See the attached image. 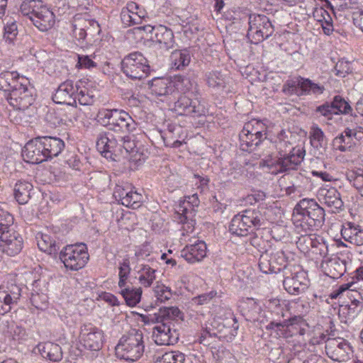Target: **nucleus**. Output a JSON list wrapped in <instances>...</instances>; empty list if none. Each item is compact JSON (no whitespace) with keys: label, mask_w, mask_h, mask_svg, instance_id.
<instances>
[{"label":"nucleus","mask_w":363,"mask_h":363,"mask_svg":"<svg viewBox=\"0 0 363 363\" xmlns=\"http://www.w3.org/2000/svg\"><path fill=\"white\" fill-rule=\"evenodd\" d=\"M97 120L111 132L99 134L96 140L98 150L104 156L127 157L140 161L143 154L139 151L134 139L130 135L137 128L136 122L125 111L118 109H104L99 112Z\"/></svg>","instance_id":"f257e3e1"},{"label":"nucleus","mask_w":363,"mask_h":363,"mask_svg":"<svg viewBox=\"0 0 363 363\" xmlns=\"http://www.w3.org/2000/svg\"><path fill=\"white\" fill-rule=\"evenodd\" d=\"M174 93L182 94L174 102V111L181 116L198 117L204 115L205 108L200 102L196 84L189 77L177 75L173 79Z\"/></svg>","instance_id":"f03ea898"},{"label":"nucleus","mask_w":363,"mask_h":363,"mask_svg":"<svg viewBox=\"0 0 363 363\" xmlns=\"http://www.w3.org/2000/svg\"><path fill=\"white\" fill-rule=\"evenodd\" d=\"M325 210L314 200L303 199L296 205L292 220L297 233L318 230L325 222Z\"/></svg>","instance_id":"7ed1b4c3"},{"label":"nucleus","mask_w":363,"mask_h":363,"mask_svg":"<svg viewBox=\"0 0 363 363\" xmlns=\"http://www.w3.org/2000/svg\"><path fill=\"white\" fill-rule=\"evenodd\" d=\"M20 11L40 31H47L55 25V14L42 0H25L21 5Z\"/></svg>","instance_id":"20e7f679"},{"label":"nucleus","mask_w":363,"mask_h":363,"mask_svg":"<svg viewBox=\"0 0 363 363\" xmlns=\"http://www.w3.org/2000/svg\"><path fill=\"white\" fill-rule=\"evenodd\" d=\"M262 223L263 217L259 211L247 209L233 218L229 230L238 236H245L250 231L259 228Z\"/></svg>","instance_id":"39448f33"},{"label":"nucleus","mask_w":363,"mask_h":363,"mask_svg":"<svg viewBox=\"0 0 363 363\" xmlns=\"http://www.w3.org/2000/svg\"><path fill=\"white\" fill-rule=\"evenodd\" d=\"M121 69L128 77L132 79H142L148 75L150 65L141 52H133L123 59Z\"/></svg>","instance_id":"423d86ee"},{"label":"nucleus","mask_w":363,"mask_h":363,"mask_svg":"<svg viewBox=\"0 0 363 363\" xmlns=\"http://www.w3.org/2000/svg\"><path fill=\"white\" fill-rule=\"evenodd\" d=\"M60 259L66 268L79 270L85 266L89 259L86 245L84 243L67 245L60 250Z\"/></svg>","instance_id":"0eeeda50"},{"label":"nucleus","mask_w":363,"mask_h":363,"mask_svg":"<svg viewBox=\"0 0 363 363\" xmlns=\"http://www.w3.org/2000/svg\"><path fill=\"white\" fill-rule=\"evenodd\" d=\"M304 324V320L301 315H295L288 320L281 321H272L266 328L270 331V336L273 338H288L299 333L303 335L305 330L301 328Z\"/></svg>","instance_id":"6e6552de"},{"label":"nucleus","mask_w":363,"mask_h":363,"mask_svg":"<svg viewBox=\"0 0 363 363\" xmlns=\"http://www.w3.org/2000/svg\"><path fill=\"white\" fill-rule=\"evenodd\" d=\"M274 26L265 15L252 14L249 17L247 36L252 43L258 44L272 35Z\"/></svg>","instance_id":"1a4fd4ad"},{"label":"nucleus","mask_w":363,"mask_h":363,"mask_svg":"<svg viewBox=\"0 0 363 363\" xmlns=\"http://www.w3.org/2000/svg\"><path fill=\"white\" fill-rule=\"evenodd\" d=\"M283 285L291 294H298L303 292L308 286L306 272L299 267H293L291 269L284 271Z\"/></svg>","instance_id":"9d476101"},{"label":"nucleus","mask_w":363,"mask_h":363,"mask_svg":"<svg viewBox=\"0 0 363 363\" xmlns=\"http://www.w3.org/2000/svg\"><path fill=\"white\" fill-rule=\"evenodd\" d=\"M27 82V79L21 77V84L9 91L7 100L14 109H26L34 101L31 92L26 86Z\"/></svg>","instance_id":"9b49d317"},{"label":"nucleus","mask_w":363,"mask_h":363,"mask_svg":"<svg viewBox=\"0 0 363 363\" xmlns=\"http://www.w3.org/2000/svg\"><path fill=\"white\" fill-rule=\"evenodd\" d=\"M305 156V150L302 147H294L289 154L281 155L276 160V167L279 172H286L295 170L301 164Z\"/></svg>","instance_id":"f8f14e48"},{"label":"nucleus","mask_w":363,"mask_h":363,"mask_svg":"<svg viewBox=\"0 0 363 363\" xmlns=\"http://www.w3.org/2000/svg\"><path fill=\"white\" fill-rule=\"evenodd\" d=\"M144 351L143 342H119L115 347L116 355L118 358L131 362L139 359Z\"/></svg>","instance_id":"ddd939ff"},{"label":"nucleus","mask_w":363,"mask_h":363,"mask_svg":"<svg viewBox=\"0 0 363 363\" xmlns=\"http://www.w3.org/2000/svg\"><path fill=\"white\" fill-rule=\"evenodd\" d=\"M78 89L79 86L74 85L72 81L67 80L60 84L52 96V100L56 104L75 106Z\"/></svg>","instance_id":"4468645a"},{"label":"nucleus","mask_w":363,"mask_h":363,"mask_svg":"<svg viewBox=\"0 0 363 363\" xmlns=\"http://www.w3.org/2000/svg\"><path fill=\"white\" fill-rule=\"evenodd\" d=\"M1 242H3L5 254L14 256L18 254L23 248V238L15 230H8L0 234Z\"/></svg>","instance_id":"2eb2a0df"},{"label":"nucleus","mask_w":363,"mask_h":363,"mask_svg":"<svg viewBox=\"0 0 363 363\" xmlns=\"http://www.w3.org/2000/svg\"><path fill=\"white\" fill-rule=\"evenodd\" d=\"M22 156L24 161L32 164H39L47 160L38 138L26 144Z\"/></svg>","instance_id":"dca6fc26"},{"label":"nucleus","mask_w":363,"mask_h":363,"mask_svg":"<svg viewBox=\"0 0 363 363\" xmlns=\"http://www.w3.org/2000/svg\"><path fill=\"white\" fill-rule=\"evenodd\" d=\"M327 355L334 361H345L349 354L352 352L347 342H328L325 345Z\"/></svg>","instance_id":"f3484780"},{"label":"nucleus","mask_w":363,"mask_h":363,"mask_svg":"<svg viewBox=\"0 0 363 363\" xmlns=\"http://www.w3.org/2000/svg\"><path fill=\"white\" fill-rule=\"evenodd\" d=\"M206 245L203 241L186 245L181 252V256L188 262L194 263L202 260L206 255Z\"/></svg>","instance_id":"a211bd4d"},{"label":"nucleus","mask_w":363,"mask_h":363,"mask_svg":"<svg viewBox=\"0 0 363 363\" xmlns=\"http://www.w3.org/2000/svg\"><path fill=\"white\" fill-rule=\"evenodd\" d=\"M362 139L357 138L355 134H352L350 130H344L333 140L332 146L335 150L345 152L350 151L356 145L357 143Z\"/></svg>","instance_id":"6ab92c4d"},{"label":"nucleus","mask_w":363,"mask_h":363,"mask_svg":"<svg viewBox=\"0 0 363 363\" xmlns=\"http://www.w3.org/2000/svg\"><path fill=\"white\" fill-rule=\"evenodd\" d=\"M150 38L164 50L172 48L175 43L172 30L162 25L156 26L155 35H151Z\"/></svg>","instance_id":"aec40b11"},{"label":"nucleus","mask_w":363,"mask_h":363,"mask_svg":"<svg viewBox=\"0 0 363 363\" xmlns=\"http://www.w3.org/2000/svg\"><path fill=\"white\" fill-rule=\"evenodd\" d=\"M38 138L47 160L57 157L65 147L63 140L59 138L45 136L38 137Z\"/></svg>","instance_id":"412c9836"},{"label":"nucleus","mask_w":363,"mask_h":363,"mask_svg":"<svg viewBox=\"0 0 363 363\" xmlns=\"http://www.w3.org/2000/svg\"><path fill=\"white\" fill-rule=\"evenodd\" d=\"M37 347L45 359L52 362H59L62 359V348L55 342H39Z\"/></svg>","instance_id":"4be33fe9"},{"label":"nucleus","mask_w":363,"mask_h":363,"mask_svg":"<svg viewBox=\"0 0 363 363\" xmlns=\"http://www.w3.org/2000/svg\"><path fill=\"white\" fill-rule=\"evenodd\" d=\"M183 320V313L176 306L162 307L157 313L154 314V317L152 318V321L162 323L164 326L166 324L165 321Z\"/></svg>","instance_id":"5701e85b"},{"label":"nucleus","mask_w":363,"mask_h":363,"mask_svg":"<svg viewBox=\"0 0 363 363\" xmlns=\"http://www.w3.org/2000/svg\"><path fill=\"white\" fill-rule=\"evenodd\" d=\"M20 291V289L16 286L9 292L0 291V314L9 313L17 304L21 296Z\"/></svg>","instance_id":"b1692460"},{"label":"nucleus","mask_w":363,"mask_h":363,"mask_svg":"<svg viewBox=\"0 0 363 363\" xmlns=\"http://www.w3.org/2000/svg\"><path fill=\"white\" fill-rule=\"evenodd\" d=\"M341 235L345 240L355 245H363V230L359 225L346 223L341 230Z\"/></svg>","instance_id":"393cba45"},{"label":"nucleus","mask_w":363,"mask_h":363,"mask_svg":"<svg viewBox=\"0 0 363 363\" xmlns=\"http://www.w3.org/2000/svg\"><path fill=\"white\" fill-rule=\"evenodd\" d=\"M320 196H323V202L331 209L333 213L339 211L343 206L340 194L335 188L323 189Z\"/></svg>","instance_id":"a878e982"},{"label":"nucleus","mask_w":363,"mask_h":363,"mask_svg":"<svg viewBox=\"0 0 363 363\" xmlns=\"http://www.w3.org/2000/svg\"><path fill=\"white\" fill-rule=\"evenodd\" d=\"M139 9V6L135 2H129L123 7L121 12V22L125 27L132 26L140 23V16L135 11Z\"/></svg>","instance_id":"bb28decb"},{"label":"nucleus","mask_w":363,"mask_h":363,"mask_svg":"<svg viewBox=\"0 0 363 363\" xmlns=\"http://www.w3.org/2000/svg\"><path fill=\"white\" fill-rule=\"evenodd\" d=\"M153 94L159 96H167L175 94L173 79L157 78L152 80L150 86Z\"/></svg>","instance_id":"cd10ccee"},{"label":"nucleus","mask_w":363,"mask_h":363,"mask_svg":"<svg viewBox=\"0 0 363 363\" xmlns=\"http://www.w3.org/2000/svg\"><path fill=\"white\" fill-rule=\"evenodd\" d=\"M325 269L328 276L333 279L341 277L346 272L345 261L338 257L331 258L325 262Z\"/></svg>","instance_id":"c85d7f7f"},{"label":"nucleus","mask_w":363,"mask_h":363,"mask_svg":"<svg viewBox=\"0 0 363 363\" xmlns=\"http://www.w3.org/2000/svg\"><path fill=\"white\" fill-rule=\"evenodd\" d=\"M21 84L19 74L16 72H4L0 74V89L11 91Z\"/></svg>","instance_id":"c756f323"},{"label":"nucleus","mask_w":363,"mask_h":363,"mask_svg":"<svg viewBox=\"0 0 363 363\" xmlns=\"http://www.w3.org/2000/svg\"><path fill=\"white\" fill-rule=\"evenodd\" d=\"M346 127L344 130L350 131L352 134L357 135L359 138H363V118L362 116H349L345 120Z\"/></svg>","instance_id":"7c9ffc66"},{"label":"nucleus","mask_w":363,"mask_h":363,"mask_svg":"<svg viewBox=\"0 0 363 363\" xmlns=\"http://www.w3.org/2000/svg\"><path fill=\"white\" fill-rule=\"evenodd\" d=\"M120 294L123 297L126 304L128 306H135L140 301L142 296V289L140 287L135 288L129 286L121 289Z\"/></svg>","instance_id":"2f4dec72"},{"label":"nucleus","mask_w":363,"mask_h":363,"mask_svg":"<svg viewBox=\"0 0 363 363\" xmlns=\"http://www.w3.org/2000/svg\"><path fill=\"white\" fill-rule=\"evenodd\" d=\"M240 147L243 151L254 150L265 139L253 135L252 134L243 133L242 130L239 134Z\"/></svg>","instance_id":"473e14b6"},{"label":"nucleus","mask_w":363,"mask_h":363,"mask_svg":"<svg viewBox=\"0 0 363 363\" xmlns=\"http://www.w3.org/2000/svg\"><path fill=\"white\" fill-rule=\"evenodd\" d=\"M33 188L30 183L25 181H19L14 187V196L20 204L26 203L30 199V192Z\"/></svg>","instance_id":"72a5a7b5"},{"label":"nucleus","mask_w":363,"mask_h":363,"mask_svg":"<svg viewBox=\"0 0 363 363\" xmlns=\"http://www.w3.org/2000/svg\"><path fill=\"white\" fill-rule=\"evenodd\" d=\"M172 68L180 69L187 66L191 60L190 55L186 50H174L170 56Z\"/></svg>","instance_id":"f704fd0d"},{"label":"nucleus","mask_w":363,"mask_h":363,"mask_svg":"<svg viewBox=\"0 0 363 363\" xmlns=\"http://www.w3.org/2000/svg\"><path fill=\"white\" fill-rule=\"evenodd\" d=\"M243 133H250L259 138L266 139V128L264 124L257 120L253 119L245 124Z\"/></svg>","instance_id":"c9c22d12"},{"label":"nucleus","mask_w":363,"mask_h":363,"mask_svg":"<svg viewBox=\"0 0 363 363\" xmlns=\"http://www.w3.org/2000/svg\"><path fill=\"white\" fill-rule=\"evenodd\" d=\"M1 326L7 328L6 330L2 329V332L7 334V337H11L13 340H21L23 338L26 334L25 330L14 323L9 325V322L7 320H0V328H1Z\"/></svg>","instance_id":"e433bc0d"},{"label":"nucleus","mask_w":363,"mask_h":363,"mask_svg":"<svg viewBox=\"0 0 363 363\" xmlns=\"http://www.w3.org/2000/svg\"><path fill=\"white\" fill-rule=\"evenodd\" d=\"M138 273L139 283L145 287L150 286L155 279V270L148 265L142 264Z\"/></svg>","instance_id":"4c0bfd02"},{"label":"nucleus","mask_w":363,"mask_h":363,"mask_svg":"<svg viewBox=\"0 0 363 363\" xmlns=\"http://www.w3.org/2000/svg\"><path fill=\"white\" fill-rule=\"evenodd\" d=\"M225 76L218 71H212L206 74V83L208 86L216 89H223L227 84Z\"/></svg>","instance_id":"58836bf2"},{"label":"nucleus","mask_w":363,"mask_h":363,"mask_svg":"<svg viewBox=\"0 0 363 363\" xmlns=\"http://www.w3.org/2000/svg\"><path fill=\"white\" fill-rule=\"evenodd\" d=\"M302 77H297L287 80L282 87V91L286 95H303Z\"/></svg>","instance_id":"ea45409f"},{"label":"nucleus","mask_w":363,"mask_h":363,"mask_svg":"<svg viewBox=\"0 0 363 363\" xmlns=\"http://www.w3.org/2000/svg\"><path fill=\"white\" fill-rule=\"evenodd\" d=\"M296 245L301 250H308L311 247H317L319 242L317 240L315 234H311L310 232L299 233Z\"/></svg>","instance_id":"a19ab883"},{"label":"nucleus","mask_w":363,"mask_h":363,"mask_svg":"<svg viewBox=\"0 0 363 363\" xmlns=\"http://www.w3.org/2000/svg\"><path fill=\"white\" fill-rule=\"evenodd\" d=\"M38 245L40 250L50 255H55L60 250V247L48 235L42 234L40 239L38 240Z\"/></svg>","instance_id":"79ce46f5"},{"label":"nucleus","mask_w":363,"mask_h":363,"mask_svg":"<svg viewBox=\"0 0 363 363\" xmlns=\"http://www.w3.org/2000/svg\"><path fill=\"white\" fill-rule=\"evenodd\" d=\"M273 254L268 251L260 255L259 259V267L261 272L264 274L277 273V268L272 265Z\"/></svg>","instance_id":"37998d69"},{"label":"nucleus","mask_w":363,"mask_h":363,"mask_svg":"<svg viewBox=\"0 0 363 363\" xmlns=\"http://www.w3.org/2000/svg\"><path fill=\"white\" fill-rule=\"evenodd\" d=\"M185 360L183 353L179 351H171L158 356L154 363H184Z\"/></svg>","instance_id":"c03bdc74"},{"label":"nucleus","mask_w":363,"mask_h":363,"mask_svg":"<svg viewBox=\"0 0 363 363\" xmlns=\"http://www.w3.org/2000/svg\"><path fill=\"white\" fill-rule=\"evenodd\" d=\"M273 254L272 265L277 268V273L283 270L291 269L294 265L288 264L287 259L284 252L281 250L277 251Z\"/></svg>","instance_id":"a18cd8bd"},{"label":"nucleus","mask_w":363,"mask_h":363,"mask_svg":"<svg viewBox=\"0 0 363 363\" xmlns=\"http://www.w3.org/2000/svg\"><path fill=\"white\" fill-rule=\"evenodd\" d=\"M347 178L350 183L355 187L363 196V170L357 169L349 172Z\"/></svg>","instance_id":"49530a36"},{"label":"nucleus","mask_w":363,"mask_h":363,"mask_svg":"<svg viewBox=\"0 0 363 363\" xmlns=\"http://www.w3.org/2000/svg\"><path fill=\"white\" fill-rule=\"evenodd\" d=\"M311 145L316 148L326 145V138L322 130L318 127L313 128L310 135Z\"/></svg>","instance_id":"de8ad7c7"},{"label":"nucleus","mask_w":363,"mask_h":363,"mask_svg":"<svg viewBox=\"0 0 363 363\" xmlns=\"http://www.w3.org/2000/svg\"><path fill=\"white\" fill-rule=\"evenodd\" d=\"M142 199L143 196L140 194L138 193L135 190V188L133 186L130 191H129L127 197H125L123 205L127 207L137 208L140 206Z\"/></svg>","instance_id":"09e8293b"},{"label":"nucleus","mask_w":363,"mask_h":363,"mask_svg":"<svg viewBox=\"0 0 363 363\" xmlns=\"http://www.w3.org/2000/svg\"><path fill=\"white\" fill-rule=\"evenodd\" d=\"M335 113H349L352 111L350 105L342 96H335L331 102Z\"/></svg>","instance_id":"8fccbe9b"},{"label":"nucleus","mask_w":363,"mask_h":363,"mask_svg":"<svg viewBox=\"0 0 363 363\" xmlns=\"http://www.w3.org/2000/svg\"><path fill=\"white\" fill-rule=\"evenodd\" d=\"M13 216L0 209V234L8 230H14L13 228Z\"/></svg>","instance_id":"3c124183"},{"label":"nucleus","mask_w":363,"mask_h":363,"mask_svg":"<svg viewBox=\"0 0 363 363\" xmlns=\"http://www.w3.org/2000/svg\"><path fill=\"white\" fill-rule=\"evenodd\" d=\"M119 269V281L118 286L120 289L124 287L126 284V281L130 273V261L128 259H124L118 267Z\"/></svg>","instance_id":"603ef678"},{"label":"nucleus","mask_w":363,"mask_h":363,"mask_svg":"<svg viewBox=\"0 0 363 363\" xmlns=\"http://www.w3.org/2000/svg\"><path fill=\"white\" fill-rule=\"evenodd\" d=\"M4 38L9 43H13L18 35L17 24L15 21H8L4 26Z\"/></svg>","instance_id":"864d4df0"},{"label":"nucleus","mask_w":363,"mask_h":363,"mask_svg":"<svg viewBox=\"0 0 363 363\" xmlns=\"http://www.w3.org/2000/svg\"><path fill=\"white\" fill-rule=\"evenodd\" d=\"M94 55H77V67L79 69H91L97 67V63L94 61Z\"/></svg>","instance_id":"5fc2aeb1"},{"label":"nucleus","mask_w":363,"mask_h":363,"mask_svg":"<svg viewBox=\"0 0 363 363\" xmlns=\"http://www.w3.org/2000/svg\"><path fill=\"white\" fill-rule=\"evenodd\" d=\"M324 86L320 84L313 83L308 79H303L302 82V90L303 94H309L312 92L313 94H322L324 91Z\"/></svg>","instance_id":"6e6d98bb"},{"label":"nucleus","mask_w":363,"mask_h":363,"mask_svg":"<svg viewBox=\"0 0 363 363\" xmlns=\"http://www.w3.org/2000/svg\"><path fill=\"white\" fill-rule=\"evenodd\" d=\"M132 187V185L127 182L117 184L114 189L113 196L120 200L123 204L125 197H127Z\"/></svg>","instance_id":"4d7b16f0"},{"label":"nucleus","mask_w":363,"mask_h":363,"mask_svg":"<svg viewBox=\"0 0 363 363\" xmlns=\"http://www.w3.org/2000/svg\"><path fill=\"white\" fill-rule=\"evenodd\" d=\"M154 291L157 300L161 303L169 300L172 295L171 289L162 284L155 286Z\"/></svg>","instance_id":"13d9d810"},{"label":"nucleus","mask_w":363,"mask_h":363,"mask_svg":"<svg viewBox=\"0 0 363 363\" xmlns=\"http://www.w3.org/2000/svg\"><path fill=\"white\" fill-rule=\"evenodd\" d=\"M77 100L79 101V104L83 106L90 105L93 103V97L89 93V91L86 88L78 89L77 92Z\"/></svg>","instance_id":"bf43d9fd"},{"label":"nucleus","mask_w":363,"mask_h":363,"mask_svg":"<svg viewBox=\"0 0 363 363\" xmlns=\"http://www.w3.org/2000/svg\"><path fill=\"white\" fill-rule=\"evenodd\" d=\"M83 336H86L87 340H94L95 339L102 340L104 338V334L102 330L95 328L90 327L89 328H85L82 330Z\"/></svg>","instance_id":"052dcab7"},{"label":"nucleus","mask_w":363,"mask_h":363,"mask_svg":"<svg viewBox=\"0 0 363 363\" xmlns=\"http://www.w3.org/2000/svg\"><path fill=\"white\" fill-rule=\"evenodd\" d=\"M155 28L150 25L144 26H138L133 28L134 33H137L140 35L141 38H147L151 35H155Z\"/></svg>","instance_id":"680f3d73"},{"label":"nucleus","mask_w":363,"mask_h":363,"mask_svg":"<svg viewBox=\"0 0 363 363\" xmlns=\"http://www.w3.org/2000/svg\"><path fill=\"white\" fill-rule=\"evenodd\" d=\"M30 301L36 308L44 309L47 306V297L45 295L40 296V294H33L30 298Z\"/></svg>","instance_id":"e2e57ef3"},{"label":"nucleus","mask_w":363,"mask_h":363,"mask_svg":"<svg viewBox=\"0 0 363 363\" xmlns=\"http://www.w3.org/2000/svg\"><path fill=\"white\" fill-rule=\"evenodd\" d=\"M316 111L328 119H332L333 115L335 114L331 103H325L317 107Z\"/></svg>","instance_id":"0e129e2a"},{"label":"nucleus","mask_w":363,"mask_h":363,"mask_svg":"<svg viewBox=\"0 0 363 363\" xmlns=\"http://www.w3.org/2000/svg\"><path fill=\"white\" fill-rule=\"evenodd\" d=\"M85 344L82 345V342H72V345L71 347H79V345H82L85 348L89 349L91 351H99L102 347L103 342H84Z\"/></svg>","instance_id":"69168bd1"},{"label":"nucleus","mask_w":363,"mask_h":363,"mask_svg":"<svg viewBox=\"0 0 363 363\" xmlns=\"http://www.w3.org/2000/svg\"><path fill=\"white\" fill-rule=\"evenodd\" d=\"M216 295V291H211L208 294L199 295L193 298V301L199 305H203L210 301Z\"/></svg>","instance_id":"338daca9"},{"label":"nucleus","mask_w":363,"mask_h":363,"mask_svg":"<svg viewBox=\"0 0 363 363\" xmlns=\"http://www.w3.org/2000/svg\"><path fill=\"white\" fill-rule=\"evenodd\" d=\"M348 296L350 298H353L350 305H352V306H354V308H358L361 310L363 306V298L362 297L361 294L357 291H354L352 293H351L350 295Z\"/></svg>","instance_id":"774afa93"}]
</instances>
